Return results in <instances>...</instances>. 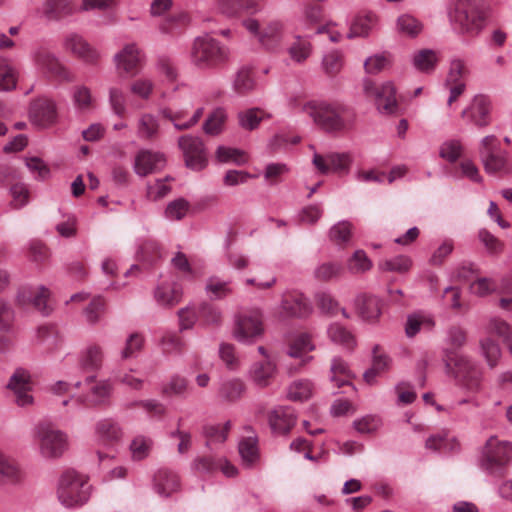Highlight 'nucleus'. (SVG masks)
I'll return each mask as SVG.
<instances>
[{"mask_svg":"<svg viewBox=\"0 0 512 512\" xmlns=\"http://www.w3.org/2000/svg\"><path fill=\"white\" fill-rule=\"evenodd\" d=\"M445 343L447 347L443 353L447 373L453 376L458 386L467 393H478L482 385V370L467 356L457 352L466 343V332L458 326L450 327Z\"/></svg>","mask_w":512,"mask_h":512,"instance_id":"nucleus-1","label":"nucleus"},{"mask_svg":"<svg viewBox=\"0 0 512 512\" xmlns=\"http://www.w3.org/2000/svg\"><path fill=\"white\" fill-rule=\"evenodd\" d=\"M93 486L88 475L73 468L62 471L56 483V496L67 509H78L87 504L92 496Z\"/></svg>","mask_w":512,"mask_h":512,"instance_id":"nucleus-2","label":"nucleus"},{"mask_svg":"<svg viewBox=\"0 0 512 512\" xmlns=\"http://www.w3.org/2000/svg\"><path fill=\"white\" fill-rule=\"evenodd\" d=\"M452 28L460 34L477 35L483 28V16L474 0H453L447 5Z\"/></svg>","mask_w":512,"mask_h":512,"instance_id":"nucleus-3","label":"nucleus"},{"mask_svg":"<svg viewBox=\"0 0 512 512\" xmlns=\"http://www.w3.org/2000/svg\"><path fill=\"white\" fill-rule=\"evenodd\" d=\"M301 112L327 132H341L351 126L343 108L321 101H308L301 105Z\"/></svg>","mask_w":512,"mask_h":512,"instance_id":"nucleus-4","label":"nucleus"},{"mask_svg":"<svg viewBox=\"0 0 512 512\" xmlns=\"http://www.w3.org/2000/svg\"><path fill=\"white\" fill-rule=\"evenodd\" d=\"M512 461V442L497 436L487 439L479 459L480 468L495 477L504 475L506 467Z\"/></svg>","mask_w":512,"mask_h":512,"instance_id":"nucleus-5","label":"nucleus"},{"mask_svg":"<svg viewBox=\"0 0 512 512\" xmlns=\"http://www.w3.org/2000/svg\"><path fill=\"white\" fill-rule=\"evenodd\" d=\"M33 436L40 455L45 459L60 458L69 446L67 434L50 424H38L34 428Z\"/></svg>","mask_w":512,"mask_h":512,"instance_id":"nucleus-6","label":"nucleus"},{"mask_svg":"<svg viewBox=\"0 0 512 512\" xmlns=\"http://www.w3.org/2000/svg\"><path fill=\"white\" fill-rule=\"evenodd\" d=\"M228 49L214 38L205 35L194 40L191 60L199 68H212L228 59Z\"/></svg>","mask_w":512,"mask_h":512,"instance_id":"nucleus-7","label":"nucleus"},{"mask_svg":"<svg viewBox=\"0 0 512 512\" xmlns=\"http://www.w3.org/2000/svg\"><path fill=\"white\" fill-rule=\"evenodd\" d=\"M264 332L263 315L259 309L246 310L235 317L234 338L244 344L254 343Z\"/></svg>","mask_w":512,"mask_h":512,"instance_id":"nucleus-8","label":"nucleus"},{"mask_svg":"<svg viewBox=\"0 0 512 512\" xmlns=\"http://www.w3.org/2000/svg\"><path fill=\"white\" fill-rule=\"evenodd\" d=\"M242 25L257 41L267 49H276L280 46L284 35V23L274 19L261 26L258 20L246 18Z\"/></svg>","mask_w":512,"mask_h":512,"instance_id":"nucleus-9","label":"nucleus"},{"mask_svg":"<svg viewBox=\"0 0 512 512\" xmlns=\"http://www.w3.org/2000/svg\"><path fill=\"white\" fill-rule=\"evenodd\" d=\"M479 153L487 173L508 172L511 169L508 153L499 148L495 135L485 136L481 140Z\"/></svg>","mask_w":512,"mask_h":512,"instance_id":"nucleus-10","label":"nucleus"},{"mask_svg":"<svg viewBox=\"0 0 512 512\" xmlns=\"http://www.w3.org/2000/svg\"><path fill=\"white\" fill-rule=\"evenodd\" d=\"M84 383L86 385H90L89 391L83 397L79 396L77 398L71 397L69 399H65L62 401L63 406H67L70 402H74L76 404L85 403L86 405H102L109 401L112 392L113 385L110 380H96L94 375L87 376L85 378Z\"/></svg>","mask_w":512,"mask_h":512,"instance_id":"nucleus-11","label":"nucleus"},{"mask_svg":"<svg viewBox=\"0 0 512 512\" xmlns=\"http://www.w3.org/2000/svg\"><path fill=\"white\" fill-rule=\"evenodd\" d=\"M363 90L367 97L373 98L378 110L384 114H392L397 109L395 87L391 82L377 86L369 79H365Z\"/></svg>","mask_w":512,"mask_h":512,"instance_id":"nucleus-12","label":"nucleus"},{"mask_svg":"<svg viewBox=\"0 0 512 512\" xmlns=\"http://www.w3.org/2000/svg\"><path fill=\"white\" fill-rule=\"evenodd\" d=\"M31 59L36 68L44 74L70 82L73 80L71 73L59 61V59L44 47H38L31 53Z\"/></svg>","mask_w":512,"mask_h":512,"instance_id":"nucleus-13","label":"nucleus"},{"mask_svg":"<svg viewBox=\"0 0 512 512\" xmlns=\"http://www.w3.org/2000/svg\"><path fill=\"white\" fill-rule=\"evenodd\" d=\"M144 55L137 44L129 43L114 55L116 69L127 76H135L139 73Z\"/></svg>","mask_w":512,"mask_h":512,"instance_id":"nucleus-14","label":"nucleus"},{"mask_svg":"<svg viewBox=\"0 0 512 512\" xmlns=\"http://www.w3.org/2000/svg\"><path fill=\"white\" fill-rule=\"evenodd\" d=\"M312 307L308 299L298 291H289L283 294L278 308L280 318H302L308 316Z\"/></svg>","mask_w":512,"mask_h":512,"instance_id":"nucleus-15","label":"nucleus"},{"mask_svg":"<svg viewBox=\"0 0 512 512\" xmlns=\"http://www.w3.org/2000/svg\"><path fill=\"white\" fill-rule=\"evenodd\" d=\"M179 147L183 151L187 167L201 170L207 164V158L202 140L195 136H182Z\"/></svg>","mask_w":512,"mask_h":512,"instance_id":"nucleus-16","label":"nucleus"},{"mask_svg":"<svg viewBox=\"0 0 512 512\" xmlns=\"http://www.w3.org/2000/svg\"><path fill=\"white\" fill-rule=\"evenodd\" d=\"M29 118L34 125L40 128L54 125L58 118L56 103L49 98H39L33 101L29 109Z\"/></svg>","mask_w":512,"mask_h":512,"instance_id":"nucleus-17","label":"nucleus"},{"mask_svg":"<svg viewBox=\"0 0 512 512\" xmlns=\"http://www.w3.org/2000/svg\"><path fill=\"white\" fill-rule=\"evenodd\" d=\"M7 388L12 391L18 406L27 407L34 403V398L31 394L32 384L30 374L26 370H16L10 378Z\"/></svg>","mask_w":512,"mask_h":512,"instance_id":"nucleus-18","label":"nucleus"},{"mask_svg":"<svg viewBox=\"0 0 512 512\" xmlns=\"http://www.w3.org/2000/svg\"><path fill=\"white\" fill-rule=\"evenodd\" d=\"M351 158L347 153H314L312 163L321 174L347 172Z\"/></svg>","mask_w":512,"mask_h":512,"instance_id":"nucleus-19","label":"nucleus"},{"mask_svg":"<svg viewBox=\"0 0 512 512\" xmlns=\"http://www.w3.org/2000/svg\"><path fill=\"white\" fill-rule=\"evenodd\" d=\"M165 157L162 153L142 149L139 150L133 162L134 172L141 177L154 173L165 166Z\"/></svg>","mask_w":512,"mask_h":512,"instance_id":"nucleus-20","label":"nucleus"},{"mask_svg":"<svg viewBox=\"0 0 512 512\" xmlns=\"http://www.w3.org/2000/svg\"><path fill=\"white\" fill-rule=\"evenodd\" d=\"M490 110V100L484 95H477L462 111V117L478 127H485L490 123Z\"/></svg>","mask_w":512,"mask_h":512,"instance_id":"nucleus-21","label":"nucleus"},{"mask_svg":"<svg viewBox=\"0 0 512 512\" xmlns=\"http://www.w3.org/2000/svg\"><path fill=\"white\" fill-rule=\"evenodd\" d=\"M276 374V363L272 359H264L251 365L248 378L255 386L266 388L272 383Z\"/></svg>","mask_w":512,"mask_h":512,"instance_id":"nucleus-22","label":"nucleus"},{"mask_svg":"<svg viewBox=\"0 0 512 512\" xmlns=\"http://www.w3.org/2000/svg\"><path fill=\"white\" fill-rule=\"evenodd\" d=\"M64 47L88 64H95L100 57L99 53L82 36L75 33L65 37Z\"/></svg>","mask_w":512,"mask_h":512,"instance_id":"nucleus-23","label":"nucleus"},{"mask_svg":"<svg viewBox=\"0 0 512 512\" xmlns=\"http://www.w3.org/2000/svg\"><path fill=\"white\" fill-rule=\"evenodd\" d=\"M48 297L49 290L45 286H25L19 290L17 301L21 306L32 305L38 311L48 314Z\"/></svg>","mask_w":512,"mask_h":512,"instance_id":"nucleus-24","label":"nucleus"},{"mask_svg":"<svg viewBox=\"0 0 512 512\" xmlns=\"http://www.w3.org/2000/svg\"><path fill=\"white\" fill-rule=\"evenodd\" d=\"M182 297V289L176 282L162 281L154 290V299L159 306L172 307Z\"/></svg>","mask_w":512,"mask_h":512,"instance_id":"nucleus-25","label":"nucleus"},{"mask_svg":"<svg viewBox=\"0 0 512 512\" xmlns=\"http://www.w3.org/2000/svg\"><path fill=\"white\" fill-rule=\"evenodd\" d=\"M155 492L161 497H169L180 489L179 477L168 469H159L154 475Z\"/></svg>","mask_w":512,"mask_h":512,"instance_id":"nucleus-26","label":"nucleus"},{"mask_svg":"<svg viewBox=\"0 0 512 512\" xmlns=\"http://www.w3.org/2000/svg\"><path fill=\"white\" fill-rule=\"evenodd\" d=\"M377 23L378 17L373 12H360L352 19L347 38L367 37Z\"/></svg>","mask_w":512,"mask_h":512,"instance_id":"nucleus-27","label":"nucleus"},{"mask_svg":"<svg viewBox=\"0 0 512 512\" xmlns=\"http://www.w3.org/2000/svg\"><path fill=\"white\" fill-rule=\"evenodd\" d=\"M372 355V366L363 375L368 384H373L376 377L387 372L392 365V359L380 345L373 347Z\"/></svg>","mask_w":512,"mask_h":512,"instance_id":"nucleus-28","label":"nucleus"},{"mask_svg":"<svg viewBox=\"0 0 512 512\" xmlns=\"http://www.w3.org/2000/svg\"><path fill=\"white\" fill-rule=\"evenodd\" d=\"M355 306L358 314L365 321H376L381 315V301L376 296L360 294L355 299Z\"/></svg>","mask_w":512,"mask_h":512,"instance_id":"nucleus-29","label":"nucleus"},{"mask_svg":"<svg viewBox=\"0 0 512 512\" xmlns=\"http://www.w3.org/2000/svg\"><path fill=\"white\" fill-rule=\"evenodd\" d=\"M294 412L289 407L275 408L269 415V424L272 431L276 434H285L295 424Z\"/></svg>","mask_w":512,"mask_h":512,"instance_id":"nucleus-30","label":"nucleus"},{"mask_svg":"<svg viewBox=\"0 0 512 512\" xmlns=\"http://www.w3.org/2000/svg\"><path fill=\"white\" fill-rule=\"evenodd\" d=\"M104 354L99 345L87 346L79 356V366L85 372H97L103 364Z\"/></svg>","mask_w":512,"mask_h":512,"instance_id":"nucleus-31","label":"nucleus"},{"mask_svg":"<svg viewBox=\"0 0 512 512\" xmlns=\"http://www.w3.org/2000/svg\"><path fill=\"white\" fill-rule=\"evenodd\" d=\"M435 326L433 316L427 312L418 311L407 316L405 333L412 338L421 330L430 331Z\"/></svg>","mask_w":512,"mask_h":512,"instance_id":"nucleus-32","label":"nucleus"},{"mask_svg":"<svg viewBox=\"0 0 512 512\" xmlns=\"http://www.w3.org/2000/svg\"><path fill=\"white\" fill-rule=\"evenodd\" d=\"M439 60V53L433 49H420L414 52L411 57L413 67L417 71L427 74L435 71Z\"/></svg>","mask_w":512,"mask_h":512,"instance_id":"nucleus-33","label":"nucleus"},{"mask_svg":"<svg viewBox=\"0 0 512 512\" xmlns=\"http://www.w3.org/2000/svg\"><path fill=\"white\" fill-rule=\"evenodd\" d=\"M345 55L339 49H332L323 54L321 71L329 78H335L344 68Z\"/></svg>","mask_w":512,"mask_h":512,"instance_id":"nucleus-34","label":"nucleus"},{"mask_svg":"<svg viewBox=\"0 0 512 512\" xmlns=\"http://www.w3.org/2000/svg\"><path fill=\"white\" fill-rule=\"evenodd\" d=\"M315 349L311 338L307 334H300L296 336L291 342L287 354L292 358H300L301 366L305 365L312 360L311 356L306 354Z\"/></svg>","mask_w":512,"mask_h":512,"instance_id":"nucleus-35","label":"nucleus"},{"mask_svg":"<svg viewBox=\"0 0 512 512\" xmlns=\"http://www.w3.org/2000/svg\"><path fill=\"white\" fill-rule=\"evenodd\" d=\"M330 373V380L335 384L336 387H352L351 378L353 377V373L348 363L345 362L342 358L334 357L332 359Z\"/></svg>","mask_w":512,"mask_h":512,"instance_id":"nucleus-36","label":"nucleus"},{"mask_svg":"<svg viewBox=\"0 0 512 512\" xmlns=\"http://www.w3.org/2000/svg\"><path fill=\"white\" fill-rule=\"evenodd\" d=\"M426 448L442 453H450L459 449V443L454 436L449 435L447 432H441L431 435L426 440Z\"/></svg>","mask_w":512,"mask_h":512,"instance_id":"nucleus-37","label":"nucleus"},{"mask_svg":"<svg viewBox=\"0 0 512 512\" xmlns=\"http://www.w3.org/2000/svg\"><path fill=\"white\" fill-rule=\"evenodd\" d=\"M217 8L227 16H235L242 11L251 13L258 11L255 0H217Z\"/></svg>","mask_w":512,"mask_h":512,"instance_id":"nucleus-38","label":"nucleus"},{"mask_svg":"<svg viewBox=\"0 0 512 512\" xmlns=\"http://www.w3.org/2000/svg\"><path fill=\"white\" fill-rule=\"evenodd\" d=\"M95 433L103 444L118 441L122 437V432L117 423L111 419H103L95 426Z\"/></svg>","mask_w":512,"mask_h":512,"instance_id":"nucleus-39","label":"nucleus"},{"mask_svg":"<svg viewBox=\"0 0 512 512\" xmlns=\"http://www.w3.org/2000/svg\"><path fill=\"white\" fill-rule=\"evenodd\" d=\"M18 76V70L13 66L11 59L0 57V90H13L16 87Z\"/></svg>","mask_w":512,"mask_h":512,"instance_id":"nucleus-40","label":"nucleus"},{"mask_svg":"<svg viewBox=\"0 0 512 512\" xmlns=\"http://www.w3.org/2000/svg\"><path fill=\"white\" fill-rule=\"evenodd\" d=\"M246 390L245 383L239 378L224 380L219 387V396L229 402L237 401Z\"/></svg>","mask_w":512,"mask_h":512,"instance_id":"nucleus-41","label":"nucleus"},{"mask_svg":"<svg viewBox=\"0 0 512 512\" xmlns=\"http://www.w3.org/2000/svg\"><path fill=\"white\" fill-rule=\"evenodd\" d=\"M74 8L71 0H46L43 4L42 11L49 19H58L69 15Z\"/></svg>","mask_w":512,"mask_h":512,"instance_id":"nucleus-42","label":"nucleus"},{"mask_svg":"<svg viewBox=\"0 0 512 512\" xmlns=\"http://www.w3.org/2000/svg\"><path fill=\"white\" fill-rule=\"evenodd\" d=\"M312 51L311 42L301 36H296L295 41L288 48L291 60L298 64L305 62L311 56Z\"/></svg>","mask_w":512,"mask_h":512,"instance_id":"nucleus-43","label":"nucleus"},{"mask_svg":"<svg viewBox=\"0 0 512 512\" xmlns=\"http://www.w3.org/2000/svg\"><path fill=\"white\" fill-rule=\"evenodd\" d=\"M255 87V80L252 77V69L249 66L241 67L233 80V89L237 94L244 95Z\"/></svg>","mask_w":512,"mask_h":512,"instance_id":"nucleus-44","label":"nucleus"},{"mask_svg":"<svg viewBox=\"0 0 512 512\" xmlns=\"http://www.w3.org/2000/svg\"><path fill=\"white\" fill-rule=\"evenodd\" d=\"M330 340L346 349H353L356 346V340L353 334L340 324H331L328 328Z\"/></svg>","mask_w":512,"mask_h":512,"instance_id":"nucleus-45","label":"nucleus"},{"mask_svg":"<svg viewBox=\"0 0 512 512\" xmlns=\"http://www.w3.org/2000/svg\"><path fill=\"white\" fill-rule=\"evenodd\" d=\"M37 338L40 344L48 352H53L62 344V338L53 326H41L37 331Z\"/></svg>","mask_w":512,"mask_h":512,"instance_id":"nucleus-46","label":"nucleus"},{"mask_svg":"<svg viewBox=\"0 0 512 512\" xmlns=\"http://www.w3.org/2000/svg\"><path fill=\"white\" fill-rule=\"evenodd\" d=\"M469 70L464 60L454 58L450 61L449 71L445 80V85L465 84Z\"/></svg>","mask_w":512,"mask_h":512,"instance_id":"nucleus-47","label":"nucleus"},{"mask_svg":"<svg viewBox=\"0 0 512 512\" xmlns=\"http://www.w3.org/2000/svg\"><path fill=\"white\" fill-rule=\"evenodd\" d=\"M161 114L164 118L169 119L174 124V127L176 129L184 130L192 127L198 122V120L203 115V108H198L195 111L194 115L188 121L185 122L181 121V118L183 116L181 112H175L170 108L162 109Z\"/></svg>","mask_w":512,"mask_h":512,"instance_id":"nucleus-48","label":"nucleus"},{"mask_svg":"<svg viewBox=\"0 0 512 512\" xmlns=\"http://www.w3.org/2000/svg\"><path fill=\"white\" fill-rule=\"evenodd\" d=\"M158 121L149 113L142 114L137 121V136L141 139H151L158 132Z\"/></svg>","mask_w":512,"mask_h":512,"instance_id":"nucleus-49","label":"nucleus"},{"mask_svg":"<svg viewBox=\"0 0 512 512\" xmlns=\"http://www.w3.org/2000/svg\"><path fill=\"white\" fill-rule=\"evenodd\" d=\"M269 115L258 108H251L238 113L239 125L246 130H254Z\"/></svg>","mask_w":512,"mask_h":512,"instance_id":"nucleus-50","label":"nucleus"},{"mask_svg":"<svg viewBox=\"0 0 512 512\" xmlns=\"http://www.w3.org/2000/svg\"><path fill=\"white\" fill-rule=\"evenodd\" d=\"M9 193L11 196L10 206L13 209H22L30 201L29 187L23 182L13 184L9 189Z\"/></svg>","mask_w":512,"mask_h":512,"instance_id":"nucleus-51","label":"nucleus"},{"mask_svg":"<svg viewBox=\"0 0 512 512\" xmlns=\"http://www.w3.org/2000/svg\"><path fill=\"white\" fill-rule=\"evenodd\" d=\"M153 446L151 438L144 435L135 436L130 443V452L134 460L140 461L145 459Z\"/></svg>","mask_w":512,"mask_h":512,"instance_id":"nucleus-52","label":"nucleus"},{"mask_svg":"<svg viewBox=\"0 0 512 512\" xmlns=\"http://www.w3.org/2000/svg\"><path fill=\"white\" fill-rule=\"evenodd\" d=\"M238 448L241 459L246 466H251L258 460L259 453L256 438L247 437L241 440Z\"/></svg>","mask_w":512,"mask_h":512,"instance_id":"nucleus-53","label":"nucleus"},{"mask_svg":"<svg viewBox=\"0 0 512 512\" xmlns=\"http://www.w3.org/2000/svg\"><path fill=\"white\" fill-rule=\"evenodd\" d=\"M397 29L409 37H416L423 30V24L410 14H403L397 19Z\"/></svg>","mask_w":512,"mask_h":512,"instance_id":"nucleus-54","label":"nucleus"},{"mask_svg":"<svg viewBox=\"0 0 512 512\" xmlns=\"http://www.w3.org/2000/svg\"><path fill=\"white\" fill-rule=\"evenodd\" d=\"M72 101L74 106L81 111H87L93 107L91 89L85 85H77L73 88Z\"/></svg>","mask_w":512,"mask_h":512,"instance_id":"nucleus-55","label":"nucleus"},{"mask_svg":"<svg viewBox=\"0 0 512 512\" xmlns=\"http://www.w3.org/2000/svg\"><path fill=\"white\" fill-rule=\"evenodd\" d=\"M378 266L382 271L406 273L412 266V260L409 256L398 255L381 261Z\"/></svg>","mask_w":512,"mask_h":512,"instance_id":"nucleus-56","label":"nucleus"},{"mask_svg":"<svg viewBox=\"0 0 512 512\" xmlns=\"http://www.w3.org/2000/svg\"><path fill=\"white\" fill-rule=\"evenodd\" d=\"M216 156L217 159L223 163L242 165L248 161V157L244 151L226 146H219L216 151Z\"/></svg>","mask_w":512,"mask_h":512,"instance_id":"nucleus-57","label":"nucleus"},{"mask_svg":"<svg viewBox=\"0 0 512 512\" xmlns=\"http://www.w3.org/2000/svg\"><path fill=\"white\" fill-rule=\"evenodd\" d=\"M313 385L309 380L294 381L288 389V397L293 401H305L312 396Z\"/></svg>","mask_w":512,"mask_h":512,"instance_id":"nucleus-58","label":"nucleus"},{"mask_svg":"<svg viewBox=\"0 0 512 512\" xmlns=\"http://www.w3.org/2000/svg\"><path fill=\"white\" fill-rule=\"evenodd\" d=\"M199 321L201 324L219 325L222 321L221 311L210 303H202L198 306Z\"/></svg>","mask_w":512,"mask_h":512,"instance_id":"nucleus-59","label":"nucleus"},{"mask_svg":"<svg viewBox=\"0 0 512 512\" xmlns=\"http://www.w3.org/2000/svg\"><path fill=\"white\" fill-rule=\"evenodd\" d=\"M226 112L222 108L215 109L204 123L203 129L209 135L219 134L226 120Z\"/></svg>","mask_w":512,"mask_h":512,"instance_id":"nucleus-60","label":"nucleus"},{"mask_svg":"<svg viewBox=\"0 0 512 512\" xmlns=\"http://www.w3.org/2000/svg\"><path fill=\"white\" fill-rule=\"evenodd\" d=\"M481 352L485 358L488 366L494 368L497 366L501 357V350L499 345L490 338H485L480 342Z\"/></svg>","mask_w":512,"mask_h":512,"instance_id":"nucleus-61","label":"nucleus"},{"mask_svg":"<svg viewBox=\"0 0 512 512\" xmlns=\"http://www.w3.org/2000/svg\"><path fill=\"white\" fill-rule=\"evenodd\" d=\"M489 331L495 333L508 344V349L512 355V329L510 325L499 318H492L489 323Z\"/></svg>","mask_w":512,"mask_h":512,"instance_id":"nucleus-62","label":"nucleus"},{"mask_svg":"<svg viewBox=\"0 0 512 512\" xmlns=\"http://www.w3.org/2000/svg\"><path fill=\"white\" fill-rule=\"evenodd\" d=\"M105 311V302L101 297H94L88 306L84 309L83 314L86 321L90 324H96Z\"/></svg>","mask_w":512,"mask_h":512,"instance_id":"nucleus-63","label":"nucleus"},{"mask_svg":"<svg viewBox=\"0 0 512 512\" xmlns=\"http://www.w3.org/2000/svg\"><path fill=\"white\" fill-rule=\"evenodd\" d=\"M372 267L371 260L367 257L363 250H357L348 261V269L350 272L358 274L370 270Z\"/></svg>","mask_w":512,"mask_h":512,"instance_id":"nucleus-64","label":"nucleus"}]
</instances>
